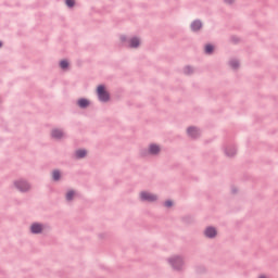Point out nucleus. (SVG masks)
<instances>
[{
  "instance_id": "nucleus-1",
  "label": "nucleus",
  "mask_w": 278,
  "mask_h": 278,
  "mask_svg": "<svg viewBox=\"0 0 278 278\" xmlns=\"http://www.w3.org/2000/svg\"><path fill=\"white\" fill-rule=\"evenodd\" d=\"M97 92L100 101H103V102L110 101V93L105 91V87L103 85H100L98 87Z\"/></svg>"
},
{
  "instance_id": "nucleus-2",
  "label": "nucleus",
  "mask_w": 278,
  "mask_h": 278,
  "mask_svg": "<svg viewBox=\"0 0 278 278\" xmlns=\"http://www.w3.org/2000/svg\"><path fill=\"white\" fill-rule=\"evenodd\" d=\"M140 199L141 201H149V202H153V201H157V195L152 194L150 192L143 191L140 193Z\"/></svg>"
},
{
  "instance_id": "nucleus-3",
  "label": "nucleus",
  "mask_w": 278,
  "mask_h": 278,
  "mask_svg": "<svg viewBox=\"0 0 278 278\" xmlns=\"http://www.w3.org/2000/svg\"><path fill=\"white\" fill-rule=\"evenodd\" d=\"M15 186L21 190V192H27V190H29V184L23 180L15 182Z\"/></svg>"
},
{
  "instance_id": "nucleus-4",
  "label": "nucleus",
  "mask_w": 278,
  "mask_h": 278,
  "mask_svg": "<svg viewBox=\"0 0 278 278\" xmlns=\"http://www.w3.org/2000/svg\"><path fill=\"white\" fill-rule=\"evenodd\" d=\"M205 236L206 238H215L216 236V228H213V227H208L205 229Z\"/></svg>"
},
{
  "instance_id": "nucleus-5",
  "label": "nucleus",
  "mask_w": 278,
  "mask_h": 278,
  "mask_svg": "<svg viewBox=\"0 0 278 278\" xmlns=\"http://www.w3.org/2000/svg\"><path fill=\"white\" fill-rule=\"evenodd\" d=\"M201 27H203V24L200 21H194L191 24L192 31H199V29H201Z\"/></svg>"
},
{
  "instance_id": "nucleus-6",
  "label": "nucleus",
  "mask_w": 278,
  "mask_h": 278,
  "mask_svg": "<svg viewBox=\"0 0 278 278\" xmlns=\"http://www.w3.org/2000/svg\"><path fill=\"white\" fill-rule=\"evenodd\" d=\"M159 152H160V146L157 144L150 146L149 153H151L152 155H157Z\"/></svg>"
},
{
  "instance_id": "nucleus-7",
  "label": "nucleus",
  "mask_w": 278,
  "mask_h": 278,
  "mask_svg": "<svg viewBox=\"0 0 278 278\" xmlns=\"http://www.w3.org/2000/svg\"><path fill=\"white\" fill-rule=\"evenodd\" d=\"M30 229H31L33 233H40V231H42V225H40V224H33Z\"/></svg>"
},
{
  "instance_id": "nucleus-8",
  "label": "nucleus",
  "mask_w": 278,
  "mask_h": 278,
  "mask_svg": "<svg viewBox=\"0 0 278 278\" xmlns=\"http://www.w3.org/2000/svg\"><path fill=\"white\" fill-rule=\"evenodd\" d=\"M187 131L191 136V138H197V136H199V129H197L194 127L188 128Z\"/></svg>"
},
{
  "instance_id": "nucleus-9",
  "label": "nucleus",
  "mask_w": 278,
  "mask_h": 278,
  "mask_svg": "<svg viewBox=\"0 0 278 278\" xmlns=\"http://www.w3.org/2000/svg\"><path fill=\"white\" fill-rule=\"evenodd\" d=\"M139 46H140V39H138V38L130 39V47L132 49H136V47H139Z\"/></svg>"
},
{
  "instance_id": "nucleus-10",
  "label": "nucleus",
  "mask_w": 278,
  "mask_h": 278,
  "mask_svg": "<svg viewBox=\"0 0 278 278\" xmlns=\"http://www.w3.org/2000/svg\"><path fill=\"white\" fill-rule=\"evenodd\" d=\"M78 105H79V108H88V105H90V101H88L86 99H80V100H78Z\"/></svg>"
},
{
  "instance_id": "nucleus-11",
  "label": "nucleus",
  "mask_w": 278,
  "mask_h": 278,
  "mask_svg": "<svg viewBox=\"0 0 278 278\" xmlns=\"http://www.w3.org/2000/svg\"><path fill=\"white\" fill-rule=\"evenodd\" d=\"M62 136H64V132L62 130H53L52 131V138H62Z\"/></svg>"
},
{
  "instance_id": "nucleus-12",
  "label": "nucleus",
  "mask_w": 278,
  "mask_h": 278,
  "mask_svg": "<svg viewBox=\"0 0 278 278\" xmlns=\"http://www.w3.org/2000/svg\"><path fill=\"white\" fill-rule=\"evenodd\" d=\"M172 262H173V266H175V268H179V266H181V258H179V257H174Z\"/></svg>"
},
{
  "instance_id": "nucleus-13",
  "label": "nucleus",
  "mask_w": 278,
  "mask_h": 278,
  "mask_svg": "<svg viewBox=\"0 0 278 278\" xmlns=\"http://www.w3.org/2000/svg\"><path fill=\"white\" fill-rule=\"evenodd\" d=\"M86 150H77L76 151V157H86Z\"/></svg>"
},
{
  "instance_id": "nucleus-14",
  "label": "nucleus",
  "mask_w": 278,
  "mask_h": 278,
  "mask_svg": "<svg viewBox=\"0 0 278 278\" xmlns=\"http://www.w3.org/2000/svg\"><path fill=\"white\" fill-rule=\"evenodd\" d=\"M74 197H75V191H68L66 193V200L67 201H72Z\"/></svg>"
},
{
  "instance_id": "nucleus-15",
  "label": "nucleus",
  "mask_w": 278,
  "mask_h": 278,
  "mask_svg": "<svg viewBox=\"0 0 278 278\" xmlns=\"http://www.w3.org/2000/svg\"><path fill=\"white\" fill-rule=\"evenodd\" d=\"M213 51H214V46H212V45L205 46V53H212Z\"/></svg>"
},
{
  "instance_id": "nucleus-16",
  "label": "nucleus",
  "mask_w": 278,
  "mask_h": 278,
  "mask_svg": "<svg viewBox=\"0 0 278 278\" xmlns=\"http://www.w3.org/2000/svg\"><path fill=\"white\" fill-rule=\"evenodd\" d=\"M60 66H61V68H68V61H66V60L61 61Z\"/></svg>"
},
{
  "instance_id": "nucleus-17",
  "label": "nucleus",
  "mask_w": 278,
  "mask_h": 278,
  "mask_svg": "<svg viewBox=\"0 0 278 278\" xmlns=\"http://www.w3.org/2000/svg\"><path fill=\"white\" fill-rule=\"evenodd\" d=\"M52 177H53L54 181H58V179H60V172L59 170H54L52 173Z\"/></svg>"
},
{
  "instance_id": "nucleus-18",
  "label": "nucleus",
  "mask_w": 278,
  "mask_h": 278,
  "mask_svg": "<svg viewBox=\"0 0 278 278\" xmlns=\"http://www.w3.org/2000/svg\"><path fill=\"white\" fill-rule=\"evenodd\" d=\"M66 5L73 8V5H75V0H66Z\"/></svg>"
},
{
  "instance_id": "nucleus-19",
  "label": "nucleus",
  "mask_w": 278,
  "mask_h": 278,
  "mask_svg": "<svg viewBox=\"0 0 278 278\" xmlns=\"http://www.w3.org/2000/svg\"><path fill=\"white\" fill-rule=\"evenodd\" d=\"M165 206H166V207H173V201L167 200V201L165 202Z\"/></svg>"
},
{
  "instance_id": "nucleus-20",
  "label": "nucleus",
  "mask_w": 278,
  "mask_h": 278,
  "mask_svg": "<svg viewBox=\"0 0 278 278\" xmlns=\"http://www.w3.org/2000/svg\"><path fill=\"white\" fill-rule=\"evenodd\" d=\"M185 72L187 73V75H190L192 72V67H190V66L186 67Z\"/></svg>"
},
{
  "instance_id": "nucleus-21",
  "label": "nucleus",
  "mask_w": 278,
  "mask_h": 278,
  "mask_svg": "<svg viewBox=\"0 0 278 278\" xmlns=\"http://www.w3.org/2000/svg\"><path fill=\"white\" fill-rule=\"evenodd\" d=\"M231 66L232 68H238V61H232Z\"/></svg>"
},
{
  "instance_id": "nucleus-22",
  "label": "nucleus",
  "mask_w": 278,
  "mask_h": 278,
  "mask_svg": "<svg viewBox=\"0 0 278 278\" xmlns=\"http://www.w3.org/2000/svg\"><path fill=\"white\" fill-rule=\"evenodd\" d=\"M225 3H233V0H225Z\"/></svg>"
},
{
  "instance_id": "nucleus-23",
  "label": "nucleus",
  "mask_w": 278,
  "mask_h": 278,
  "mask_svg": "<svg viewBox=\"0 0 278 278\" xmlns=\"http://www.w3.org/2000/svg\"><path fill=\"white\" fill-rule=\"evenodd\" d=\"M258 278H267L266 276H264V275H261Z\"/></svg>"
},
{
  "instance_id": "nucleus-24",
  "label": "nucleus",
  "mask_w": 278,
  "mask_h": 278,
  "mask_svg": "<svg viewBox=\"0 0 278 278\" xmlns=\"http://www.w3.org/2000/svg\"><path fill=\"white\" fill-rule=\"evenodd\" d=\"M0 47H3V43H1V41H0Z\"/></svg>"
}]
</instances>
